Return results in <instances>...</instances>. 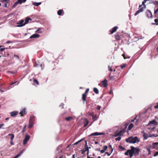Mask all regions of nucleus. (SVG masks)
I'll return each mask as SVG.
<instances>
[{"label": "nucleus", "mask_w": 158, "mask_h": 158, "mask_svg": "<svg viewBox=\"0 0 158 158\" xmlns=\"http://www.w3.org/2000/svg\"><path fill=\"white\" fill-rule=\"evenodd\" d=\"M89 88L86 89L85 93L84 94H85L86 95H87V94H88V92L89 91Z\"/></svg>", "instance_id": "46"}, {"label": "nucleus", "mask_w": 158, "mask_h": 158, "mask_svg": "<svg viewBox=\"0 0 158 158\" xmlns=\"http://www.w3.org/2000/svg\"><path fill=\"white\" fill-rule=\"evenodd\" d=\"M27 114V112L26 111V109L25 108L22 109L21 111H20L19 114H20L21 116H23L24 115Z\"/></svg>", "instance_id": "10"}, {"label": "nucleus", "mask_w": 158, "mask_h": 158, "mask_svg": "<svg viewBox=\"0 0 158 158\" xmlns=\"http://www.w3.org/2000/svg\"><path fill=\"white\" fill-rule=\"evenodd\" d=\"M111 153V152L110 153H109V152H105V154H107V156H109Z\"/></svg>", "instance_id": "57"}, {"label": "nucleus", "mask_w": 158, "mask_h": 158, "mask_svg": "<svg viewBox=\"0 0 158 158\" xmlns=\"http://www.w3.org/2000/svg\"><path fill=\"white\" fill-rule=\"evenodd\" d=\"M84 149H85V150H86L87 151V155H88L89 152V147L87 145V143L86 142L85 143V147H84Z\"/></svg>", "instance_id": "16"}, {"label": "nucleus", "mask_w": 158, "mask_h": 158, "mask_svg": "<svg viewBox=\"0 0 158 158\" xmlns=\"http://www.w3.org/2000/svg\"><path fill=\"white\" fill-rule=\"evenodd\" d=\"M18 4V3L17 2H16L14 3V4H13L12 6L13 8H15L17 5Z\"/></svg>", "instance_id": "45"}, {"label": "nucleus", "mask_w": 158, "mask_h": 158, "mask_svg": "<svg viewBox=\"0 0 158 158\" xmlns=\"http://www.w3.org/2000/svg\"><path fill=\"white\" fill-rule=\"evenodd\" d=\"M121 138L120 137H118V138H116L115 139L116 141H119L120 140Z\"/></svg>", "instance_id": "47"}, {"label": "nucleus", "mask_w": 158, "mask_h": 158, "mask_svg": "<svg viewBox=\"0 0 158 158\" xmlns=\"http://www.w3.org/2000/svg\"><path fill=\"white\" fill-rule=\"evenodd\" d=\"M33 81L34 83H36L37 85H39V82L35 78H33Z\"/></svg>", "instance_id": "29"}, {"label": "nucleus", "mask_w": 158, "mask_h": 158, "mask_svg": "<svg viewBox=\"0 0 158 158\" xmlns=\"http://www.w3.org/2000/svg\"><path fill=\"white\" fill-rule=\"evenodd\" d=\"M33 123L29 122V125L28 126V128H31L33 126Z\"/></svg>", "instance_id": "34"}, {"label": "nucleus", "mask_w": 158, "mask_h": 158, "mask_svg": "<svg viewBox=\"0 0 158 158\" xmlns=\"http://www.w3.org/2000/svg\"><path fill=\"white\" fill-rule=\"evenodd\" d=\"M105 150H104L103 149L100 150V152L101 153H104L105 152Z\"/></svg>", "instance_id": "59"}, {"label": "nucleus", "mask_w": 158, "mask_h": 158, "mask_svg": "<svg viewBox=\"0 0 158 158\" xmlns=\"http://www.w3.org/2000/svg\"><path fill=\"white\" fill-rule=\"evenodd\" d=\"M23 153L22 151L20 152L16 156H15L13 158H18Z\"/></svg>", "instance_id": "30"}, {"label": "nucleus", "mask_w": 158, "mask_h": 158, "mask_svg": "<svg viewBox=\"0 0 158 158\" xmlns=\"http://www.w3.org/2000/svg\"><path fill=\"white\" fill-rule=\"evenodd\" d=\"M41 29L40 28H39L36 30V32L38 33H41L42 32V31H41Z\"/></svg>", "instance_id": "42"}, {"label": "nucleus", "mask_w": 158, "mask_h": 158, "mask_svg": "<svg viewBox=\"0 0 158 158\" xmlns=\"http://www.w3.org/2000/svg\"><path fill=\"white\" fill-rule=\"evenodd\" d=\"M154 22H155V23H153V24H156V25H158V18L154 20Z\"/></svg>", "instance_id": "32"}, {"label": "nucleus", "mask_w": 158, "mask_h": 158, "mask_svg": "<svg viewBox=\"0 0 158 158\" xmlns=\"http://www.w3.org/2000/svg\"><path fill=\"white\" fill-rule=\"evenodd\" d=\"M88 123L89 121L88 120L86 119H85L84 120V127H86L88 125Z\"/></svg>", "instance_id": "21"}, {"label": "nucleus", "mask_w": 158, "mask_h": 158, "mask_svg": "<svg viewBox=\"0 0 158 158\" xmlns=\"http://www.w3.org/2000/svg\"><path fill=\"white\" fill-rule=\"evenodd\" d=\"M1 45H0V49H6V48H1Z\"/></svg>", "instance_id": "61"}, {"label": "nucleus", "mask_w": 158, "mask_h": 158, "mask_svg": "<svg viewBox=\"0 0 158 158\" xmlns=\"http://www.w3.org/2000/svg\"><path fill=\"white\" fill-rule=\"evenodd\" d=\"M158 155V151L155 152V154H154V156H156Z\"/></svg>", "instance_id": "58"}, {"label": "nucleus", "mask_w": 158, "mask_h": 158, "mask_svg": "<svg viewBox=\"0 0 158 158\" xmlns=\"http://www.w3.org/2000/svg\"><path fill=\"white\" fill-rule=\"evenodd\" d=\"M158 12V8L156 9L155 10L154 12V13L155 14H156Z\"/></svg>", "instance_id": "51"}, {"label": "nucleus", "mask_w": 158, "mask_h": 158, "mask_svg": "<svg viewBox=\"0 0 158 158\" xmlns=\"http://www.w3.org/2000/svg\"><path fill=\"white\" fill-rule=\"evenodd\" d=\"M103 150L106 151L108 148V147L107 146L104 145L103 146Z\"/></svg>", "instance_id": "44"}, {"label": "nucleus", "mask_w": 158, "mask_h": 158, "mask_svg": "<svg viewBox=\"0 0 158 158\" xmlns=\"http://www.w3.org/2000/svg\"><path fill=\"white\" fill-rule=\"evenodd\" d=\"M82 140H79V141H77V142H76L73 145H77L79 142H81V141Z\"/></svg>", "instance_id": "48"}, {"label": "nucleus", "mask_w": 158, "mask_h": 158, "mask_svg": "<svg viewBox=\"0 0 158 158\" xmlns=\"http://www.w3.org/2000/svg\"><path fill=\"white\" fill-rule=\"evenodd\" d=\"M134 125L133 123L130 124L128 127V130H130L133 127Z\"/></svg>", "instance_id": "23"}, {"label": "nucleus", "mask_w": 158, "mask_h": 158, "mask_svg": "<svg viewBox=\"0 0 158 158\" xmlns=\"http://www.w3.org/2000/svg\"><path fill=\"white\" fill-rule=\"evenodd\" d=\"M104 134V133H98L97 132H95L94 133H93L91 134L89 136H97V135H103Z\"/></svg>", "instance_id": "11"}, {"label": "nucleus", "mask_w": 158, "mask_h": 158, "mask_svg": "<svg viewBox=\"0 0 158 158\" xmlns=\"http://www.w3.org/2000/svg\"><path fill=\"white\" fill-rule=\"evenodd\" d=\"M152 147L153 148L158 149V143H154L152 144Z\"/></svg>", "instance_id": "15"}, {"label": "nucleus", "mask_w": 158, "mask_h": 158, "mask_svg": "<svg viewBox=\"0 0 158 158\" xmlns=\"http://www.w3.org/2000/svg\"><path fill=\"white\" fill-rule=\"evenodd\" d=\"M150 3L153 4L154 5H157L158 6V2L157 1H152Z\"/></svg>", "instance_id": "38"}, {"label": "nucleus", "mask_w": 158, "mask_h": 158, "mask_svg": "<svg viewBox=\"0 0 158 158\" xmlns=\"http://www.w3.org/2000/svg\"><path fill=\"white\" fill-rule=\"evenodd\" d=\"M87 158H94V157H89V156H88V155L87 156Z\"/></svg>", "instance_id": "64"}, {"label": "nucleus", "mask_w": 158, "mask_h": 158, "mask_svg": "<svg viewBox=\"0 0 158 158\" xmlns=\"http://www.w3.org/2000/svg\"><path fill=\"white\" fill-rule=\"evenodd\" d=\"M142 133H143V136L144 137V139L145 140H146L147 139H148V137H152L153 136H156L154 135H150V134H148L147 133H146L144 132V131H143Z\"/></svg>", "instance_id": "5"}, {"label": "nucleus", "mask_w": 158, "mask_h": 158, "mask_svg": "<svg viewBox=\"0 0 158 158\" xmlns=\"http://www.w3.org/2000/svg\"><path fill=\"white\" fill-rule=\"evenodd\" d=\"M29 20H31V19L30 18H28L27 19H26L25 20V22L23 25H18L17 26V27H21L25 25V24H27L28 23Z\"/></svg>", "instance_id": "14"}, {"label": "nucleus", "mask_w": 158, "mask_h": 158, "mask_svg": "<svg viewBox=\"0 0 158 158\" xmlns=\"http://www.w3.org/2000/svg\"><path fill=\"white\" fill-rule=\"evenodd\" d=\"M93 91L96 94H98L99 93V91L98 89L96 88H94L93 89Z\"/></svg>", "instance_id": "25"}, {"label": "nucleus", "mask_w": 158, "mask_h": 158, "mask_svg": "<svg viewBox=\"0 0 158 158\" xmlns=\"http://www.w3.org/2000/svg\"><path fill=\"white\" fill-rule=\"evenodd\" d=\"M118 28V27L117 26L114 27H113L112 30L111 31V33L112 34L114 32H115L116 31Z\"/></svg>", "instance_id": "22"}, {"label": "nucleus", "mask_w": 158, "mask_h": 158, "mask_svg": "<svg viewBox=\"0 0 158 158\" xmlns=\"http://www.w3.org/2000/svg\"><path fill=\"white\" fill-rule=\"evenodd\" d=\"M26 125H25L24 126L22 131V132L23 134L25 131L26 128Z\"/></svg>", "instance_id": "35"}, {"label": "nucleus", "mask_w": 158, "mask_h": 158, "mask_svg": "<svg viewBox=\"0 0 158 158\" xmlns=\"http://www.w3.org/2000/svg\"><path fill=\"white\" fill-rule=\"evenodd\" d=\"M118 74H116L114 76H111L110 73L109 75H108L107 78H109L110 80L115 81L116 78H118Z\"/></svg>", "instance_id": "3"}, {"label": "nucleus", "mask_w": 158, "mask_h": 158, "mask_svg": "<svg viewBox=\"0 0 158 158\" xmlns=\"http://www.w3.org/2000/svg\"><path fill=\"white\" fill-rule=\"evenodd\" d=\"M34 121V116H31L30 117L29 122L33 123Z\"/></svg>", "instance_id": "24"}, {"label": "nucleus", "mask_w": 158, "mask_h": 158, "mask_svg": "<svg viewBox=\"0 0 158 158\" xmlns=\"http://www.w3.org/2000/svg\"><path fill=\"white\" fill-rule=\"evenodd\" d=\"M125 130L123 129L120 131L118 132H115L114 135V136L115 137H118V136H121L123 135V133H125Z\"/></svg>", "instance_id": "4"}, {"label": "nucleus", "mask_w": 158, "mask_h": 158, "mask_svg": "<svg viewBox=\"0 0 158 158\" xmlns=\"http://www.w3.org/2000/svg\"><path fill=\"white\" fill-rule=\"evenodd\" d=\"M108 67L109 70L110 71H113V69H112V68L111 67H110V66H109Z\"/></svg>", "instance_id": "52"}, {"label": "nucleus", "mask_w": 158, "mask_h": 158, "mask_svg": "<svg viewBox=\"0 0 158 158\" xmlns=\"http://www.w3.org/2000/svg\"><path fill=\"white\" fill-rule=\"evenodd\" d=\"M125 141L127 143H135L139 141V140L137 136L134 137H133L132 136L129 137L128 138L126 139Z\"/></svg>", "instance_id": "2"}, {"label": "nucleus", "mask_w": 158, "mask_h": 158, "mask_svg": "<svg viewBox=\"0 0 158 158\" xmlns=\"http://www.w3.org/2000/svg\"><path fill=\"white\" fill-rule=\"evenodd\" d=\"M16 2H17L18 4L19 3L20 4H21L23 2L22 0H18Z\"/></svg>", "instance_id": "49"}, {"label": "nucleus", "mask_w": 158, "mask_h": 158, "mask_svg": "<svg viewBox=\"0 0 158 158\" xmlns=\"http://www.w3.org/2000/svg\"><path fill=\"white\" fill-rule=\"evenodd\" d=\"M30 136L29 135L26 134L23 141V145H25L27 142L29 140L30 138Z\"/></svg>", "instance_id": "6"}, {"label": "nucleus", "mask_w": 158, "mask_h": 158, "mask_svg": "<svg viewBox=\"0 0 158 158\" xmlns=\"http://www.w3.org/2000/svg\"><path fill=\"white\" fill-rule=\"evenodd\" d=\"M109 148H110L111 149V153H112L113 150V148H112V146L110 144L109 145Z\"/></svg>", "instance_id": "43"}, {"label": "nucleus", "mask_w": 158, "mask_h": 158, "mask_svg": "<svg viewBox=\"0 0 158 158\" xmlns=\"http://www.w3.org/2000/svg\"><path fill=\"white\" fill-rule=\"evenodd\" d=\"M87 95L83 94H82V99L83 103H84L85 102H86V98Z\"/></svg>", "instance_id": "13"}, {"label": "nucleus", "mask_w": 158, "mask_h": 158, "mask_svg": "<svg viewBox=\"0 0 158 158\" xmlns=\"http://www.w3.org/2000/svg\"><path fill=\"white\" fill-rule=\"evenodd\" d=\"M81 153L82 154H84L85 153V152L86 151V150H85L84 149L82 150H81Z\"/></svg>", "instance_id": "50"}, {"label": "nucleus", "mask_w": 158, "mask_h": 158, "mask_svg": "<svg viewBox=\"0 0 158 158\" xmlns=\"http://www.w3.org/2000/svg\"><path fill=\"white\" fill-rule=\"evenodd\" d=\"M122 56L125 59H126L127 58H130V56H129L127 55L126 56L125 54H123L122 55Z\"/></svg>", "instance_id": "26"}, {"label": "nucleus", "mask_w": 158, "mask_h": 158, "mask_svg": "<svg viewBox=\"0 0 158 158\" xmlns=\"http://www.w3.org/2000/svg\"><path fill=\"white\" fill-rule=\"evenodd\" d=\"M150 124H153L155 125H157L158 124V123L155 120H153L149 122L148 125Z\"/></svg>", "instance_id": "18"}, {"label": "nucleus", "mask_w": 158, "mask_h": 158, "mask_svg": "<svg viewBox=\"0 0 158 158\" xmlns=\"http://www.w3.org/2000/svg\"><path fill=\"white\" fill-rule=\"evenodd\" d=\"M101 108V106H98L97 108V109L98 110H100Z\"/></svg>", "instance_id": "55"}, {"label": "nucleus", "mask_w": 158, "mask_h": 158, "mask_svg": "<svg viewBox=\"0 0 158 158\" xmlns=\"http://www.w3.org/2000/svg\"><path fill=\"white\" fill-rule=\"evenodd\" d=\"M148 0H144V1L142 2V4L139 6V7H141L142 5L143 6V8H146V5L144 4L146 1Z\"/></svg>", "instance_id": "20"}, {"label": "nucleus", "mask_w": 158, "mask_h": 158, "mask_svg": "<svg viewBox=\"0 0 158 158\" xmlns=\"http://www.w3.org/2000/svg\"><path fill=\"white\" fill-rule=\"evenodd\" d=\"M14 57H15L16 60H19V57L18 55H16L15 54H14Z\"/></svg>", "instance_id": "39"}, {"label": "nucleus", "mask_w": 158, "mask_h": 158, "mask_svg": "<svg viewBox=\"0 0 158 158\" xmlns=\"http://www.w3.org/2000/svg\"><path fill=\"white\" fill-rule=\"evenodd\" d=\"M3 126H4V124H0V128H2V127Z\"/></svg>", "instance_id": "60"}, {"label": "nucleus", "mask_w": 158, "mask_h": 158, "mask_svg": "<svg viewBox=\"0 0 158 158\" xmlns=\"http://www.w3.org/2000/svg\"><path fill=\"white\" fill-rule=\"evenodd\" d=\"M90 115L91 116H92V117H93V116H94V113H92Z\"/></svg>", "instance_id": "63"}, {"label": "nucleus", "mask_w": 158, "mask_h": 158, "mask_svg": "<svg viewBox=\"0 0 158 158\" xmlns=\"http://www.w3.org/2000/svg\"><path fill=\"white\" fill-rule=\"evenodd\" d=\"M115 39L118 40H119L120 39V35L118 34H116L115 35Z\"/></svg>", "instance_id": "28"}, {"label": "nucleus", "mask_w": 158, "mask_h": 158, "mask_svg": "<svg viewBox=\"0 0 158 158\" xmlns=\"http://www.w3.org/2000/svg\"><path fill=\"white\" fill-rule=\"evenodd\" d=\"M72 117H69L65 118V120L67 121H69L72 119Z\"/></svg>", "instance_id": "36"}, {"label": "nucleus", "mask_w": 158, "mask_h": 158, "mask_svg": "<svg viewBox=\"0 0 158 158\" xmlns=\"http://www.w3.org/2000/svg\"><path fill=\"white\" fill-rule=\"evenodd\" d=\"M24 20H22L20 21L19 23H18L19 25H23L24 23Z\"/></svg>", "instance_id": "31"}, {"label": "nucleus", "mask_w": 158, "mask_h": 158, "mask_svg": "<svg viewBox=\"0 0 158 158\" xmlns=\"http://www.w3.org/2000/svg\"><path fill=\"white\" fill-rule=\"evenodd\" d=\"M92 119L94 121H96L97 119V115H95L93 116Z\"/></svg>", "instance_id": "37"}, {"label": "nucleus", "mask_w": 158, "mask_h": 158, "mask_svg": "<svg viewBox=\"0 0 158 158\" xmlns=\"http://www.w3.org/2000/svg\"><path fill=\"white\" fill-rule=\"evenodd\" d=\"M102 86L103 87H106L107 86L108 82L107 80L105 79L104 81H102Z\"/></svg>", "instance_id": "9"}, {"label": "nucleus", "mask_w": 158, "mask_h": 158, "mask_svg": "<svg viewBox=\"0 0 158 158\" xmlns=\"http://www.w3.org/2000/svg\"><path fill=\"white\" fill-rule=\"evenodd\" d=\"M131 149L127 150V151L125 152L124 154L126 156H128L129 154V152H131L135 156H138L139 154V148H135L133 146L131 147Z\"/></svg>", "instance_id": "1"}, {"label": "nucleus", "mask_w": 158, "mask_h": 158, "mask_svg": "<svg viewBox=\"0 0 158 158\" xmlns=\"http://www.w3.org/2000/svg\"><path fill=\"white\" fill-rule=\"evenodd\" d=\"M126 66V65L125 64H124L123 65H121V68L123 69Z\"/></svg>", "instance_id": "56"}, {"label": "nucleus", "mask_w": 158, "mask_h": 158, "mask_svg": "<svg viewBox=\"0 0 158 158\" xmlns=\"http://www.w3.org/2000/svg\"><path fill=\"white\" fill-rule=\"evenodd\" d=\"M63 10H59L58 11L57 14L59 15H61L62 13H63Z\"/></svg>", "instance_id": "33"}, {"label": "nucleus", "mask_w": 158, "mask_h": 158, "mask_svg": "<svg viewBox=\"0 0 158 158\" xmlns=\"http://www.w3.org/2000/svg\"><path fill=\"white\" fill-rule=\"evenodd\" d=\"M129 156L130 158H131L134 155L131 152H129Z\"/></svg>", "instance_id": "41"}, {"label": "nucleus", "mask_w": 158, "mask_h": 158, "mask_svg": "<svg viewBox=\"0 0 158 158\" xmlns=\"http://www.w3.org/2000/svg\"><path fill=\"white\" fill-rule=\"evenodd\" d=\"M118 147L119 148L122 150H126V148H125L122 146H121L119 145Z\"/></svg>", "instance_id": "40"}, {"label": "nucleus", "mask_w": 158, "mask_h": 158, "mask_svg": "<svg viewBox=\"0 0 158 158\" xmlns=\"http://www.w3.org/2000/svg\"><path fill=\"white\" fill-rule=\"evenodd\" d=\"M18 114V112L17 111H12L10 113L11 117H15Z\"/></svg>", "instance_id": "12"}, {"label": "nucleus", "mask_w": 158, "mask_h": 158, "mask_svg": "<svg viewBox=\"0 0 158 158\" xmlns=\"http://www.w3.org/2000/svg\"><path fill=\"white\" fill-rule=\"evenodd\" d=\"M146 15L148 18H152V13L149 10H147L146 12Z\"/></svg>", "instance_id": "7"}, {"label": "nucleus", "mask_w": 158, "mask_h": 158, "mask_svg": "<svg viewBox=\"0 0 158 158\" xmlns=\"http://www.w3.org/2000/svg\"><path fill=\"white\" fill-rule=\"evenodd\" d=\"M155 128V127H153L151 128V131H153L154 130Z\"/></svg>", "instance_id": "62"}, {"label": "nucleus", "mask_w": 158, "mask_h": 158, "mask_svg": "<svg viewBox=\"0 0 158 158\" xmlns=\"http://www.w3.org/2000/svg\"><path fill=\"white\" fill-rule=\"evenodd\" d=\"M154 108L156 109H158V103H157V105L154 106Z\"/></svg>", "instance_id": "54"}, {"label": "nucleus", "mask_w": 158, "mask_h": 158, "mask_svg": "<svg viewBox=\"0 0 158 158\" xmlns=\"http://www.w3.org/2000/svg\"><path fill=\"white\" fill-rule=\"evenodd\" d=\"M8 135L11 136L10 138V143L11 145H13L14 143L13 142V140L14 138V135L13 134H8Z\"/></svg>", "instance_id": "8"}, {"label": "nucleus", "mask_w": 158, "mask_h": 158, "mask_svg": "<svg viewBox=\"0 0 158 158\" xmlns=\"http://www.w3.org/2000/svg\"><path fill=\"white\" fill-rule=\"evenodd\" d=\"M135 120H136V122H137V120L136 119V118L135 117L134 119L131 120V122H134Z\"/></svg>", "instance_id": "53"}, {"label": "nucleus", "mask_w": 158, "mask_h": 158, "mask_svg": "<svg viewBox=\"0 0 158 158\" xmlns=\"http://www.w3.org/2000/svg\"><path fill=\"white\" fill-rule=\"evenodd\" d=\"M33 4L36 6H37L41 4V2H33L32 3Z\"/></svg>", "instance_id": "27"}, {"label": "nucleus", "mask_w": 158, "mask_h": 158, "mask_svg": "<svg viewBox=\"0 0 158 158\" xmlns=\"http://www.w3.org/2000/svg\"><path fill=\"white\" fill-rule=\"evenodd\" d=\"M143 11V8H140V9L138 10L135 14V15L136 16L139 13Z\"/></svg>", "instance_id": "17"}, {"label": "nucleus", "mask_w": 158, "mask_h": 158, "mask_svg": "<svg viewBox=\"0 0 158 158\" xmlns=\"http://www.w3.org/2000/svg\"><path fill=\"white\" fill-rule=\"evenodd\" d=\"M40 36V35L38 34H33L32 35H31L30 37V39H32L33 38H37Z\"/></svg>", "instance_id": "19"}]
</instances>
